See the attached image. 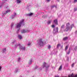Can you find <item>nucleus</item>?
Returning a JSON list of instances; mask_svg holds the SVG:
<instances>
[{
  "label": "nucleus",
  "mask_w": 77,
  "mask_h": 77,
  "mask_svg": "<svg viewBox=\"0 0 77 77\" xmlns=\"http://www.w3.org/2000/svg\"><path fill=\"white\" fill-rule=\"evenodd\" d=\"M16 15H17V14L16 13H14V15H12L10 17V18L11 19H14V17L15 16H16Z\"/></svg>",
  "instance_id": "nucleus-6"
},
{
  "label": "nucleus",
  "mask_w": 77,
  "mask_h": 77,
  "mask_svg": "<svg viewBox=\"0 0 77 77\" xmlns=\"http://www.w3.org/2000/svg\"><path fill=\"white\" fill-rule=\"evenodd\" d=\"M49 66H49V65H48L47 63L45 62L43 63L42 66L41 67V68H40L39 69V70H42V68H44V67H45L46 70H47Z\"/></svg>",
  "instance_id": "nucleus-3"
},
{
  "label": "nucleus",
  "mask_w": 77,
  "mask_h": 77,
  "mask_svg": "<svg viewBox=\"0 0 77 77\" xmlns=\"http://www.w3.org/2000/svg\"><path fill=\"white\" fill-rule=\"evenodd\" d=\"M42 18H46V16L45 15H44V16H43L42 17Z\"/></svg>",
  "instance_id": "nucleus-29"
},
{
  "label": "nucleus",
  "mask_w": 77,
  "mask_h": 77,
  "mask_svg": "<svg viewBox=\"0 0 77 77\" xmlns=\"http://www.w3.org/2000/svg\"><path fill=\"white\" fill-rule=\"evenodd\" d=\"M54 6H51V8H54Z\"/></svg>",
  "instance_id": "nucleus-40"
},
{
  "label": "nucleus",
  "mask_w": 77,
  "mask_h": 77,
  "mask_svg": "<svg viewBox=\"0 0 77 77\" xmlns=\"http://www.w3.org/2000/svg\"><path fill=\"white\" fill-rule=\"evenodd\" d=\"M76 2H77V0H74V3H75Z\"/></svg>",
  "instance_id": "nucleus-30"
},
{
  "label": "nucleus",
  "mask_w": 77,
  "mask_h": 77,
  "mask_svg": "<svg viewBox=\"0 0 77 77\" xmlns=\"http://www.w3.org/2000/svg\"><path fill=\"white\" fill-rule=\"evenodd\" d=\"M74 66V63H73L72 65V67H73Z\"/></svg>",
  "instance_id": "nucleus-35"
},
{
  "label": "nucleus",
  "mask_w": 77,
  "mask_h": 77,
  "mask_svg": "<svg viewBox=\"0 0 77 77\" xmlns=\"http://www.w3.org/2000/svg\"><path fill=\"white\" fill-rule=\"evenodd\" d=\"M48 49H50L51 48V46L50 45H49L48 47Z\"/></svg>",
  "instance_id": "nucleus-26"
},
{
  "label": "nucleus",
  "mask_w": 77,
  "mask_h": 77,
  "mask_svg": "<svg viewBox=\"0 0 77 77\" xmlns=\"http://www.w3.org/2000/svg\"><path fill=\"white\" fill-rule=\"evenodd\" d=\"M2 66H0V72L1 71V69H2Z\"/></svg>",
  "instance_id": "nucleus-41"
},
{
  "label": "nucleus",
  "mask_w": 77,
  "mask_h": 77,
  "mask_svg": "<svg viewBox=\"0 0 77 77\" xmlns=\"http://www.w3.org/2000/svg\"><path fill=\"white\" fill-rule=\"evenodd\" d=\"M20 50H26V48L24 47H23L22 46H19Z\"/></svg>",
  "instance_id": "nucleus-5"
},
{
  "label": "nucleus",
  "mask_w": 77,
  "mask_h": 77,
  "mask_svg": "<svg viewBox=\"0 0 77 77\" xmlns=\"http://www.w3.org/2000/svg\"><path fill=\"white\" fill-rule=\"evenodd\" d=\"M2 5L0 6V8H2Z\"/></svg>",
  "instance_id": "nucleus-44"
},
{
  "label": "nucleus",
  "mask_w": 77,
  "mask_h": 77,
  "mask_svg": "<svg viewBox=\"0 0 77 77\" xmlns=\"http://www.w3.org/2000/svg\"><path fill=\"white\" fill-rule=\"evenodd\" d=\"M62 66L61 65L60 66V68H59V70H60L62 69Z\"/></svg>",
  "instance_id": "nucleus-19"
},
{
  "label": "nucleus",
  "mask_w": 77,
  "mask_h": 77,
  "mask_svg": "<svg viewBox=\"0 0 77 77\" xmlns=\"http://www.w3.org/2000/svg\"><path fill=\"white\" fill-rule=\"evenodd\" d=\"M38 44L40 46H43L44 45V42H43L42 39H41L38 40Z\"/></svg>",
  "instance_id": "nucleus-4"
},
{
  "label": "nucleus",
  "mask_w": 77,
  "mask_h": 77,
  "mask_svg": "<svg viewBox=\"0 0 77 77\" xmlns=\"http://www.w3.org/2000/svg\"><path fill=\"white\" fill-rule=\"evenodd\" d=\"M68 77H77V75H75L74 77V74H73V73H72V74L69 75Z\"/></svg>",
  "instance_id": "nucleus-9"
},
{
  "label": "nucleus",
  "mask_w": 77,
  "mask_h": 77,
  "mask_svg": "<svg viewBox=\"0 0 77 77\" xmlns=\"http://www.w3.org/2000/svg\"><path fill=\"white\" fill-rule=\"evenodd\" d=\"M19 69H16L14 71L15 73H17V72H18Z\"/></svg>",
  "instance_id": "nucleus-15"
},
{
  "label": "nucleus",
  "mask_w": 77,
  "mask_h": 77,
  "mask_svg": "<svg viewBox=\"0 0 77 77\" xmlns=\"http://www.w3.org/2000/svg\"><path fill=\"white\" fill-rule=\"evenodd\" d=\"M70 53V49L69 50V51L67 53V54H69Z\"/></svg>",
  "instance_id": "nucleus-25"
},
{
  "label": "nucleus",
  "mask_w": 77,
  "mask_h": 77,
  "mask_svg": "<svg viewBox=\"0 0 77 77\" xmlns=\"http://www.w3.org/2000/svg\"><path fill=\"white\" fill-rule=\"evenodd\" d=\"M29 32V30H25L24 29H23L21 31V32L22 33H26V32Z\"/></svg>",
  "instance_id": "nucleus-7"
},
{
  "label": "nucleus",
  "mask_w": 77,
  "mask_h": 77,
  "mask_svg": "<svg viewBox=\"0 0 77 77\" xmlns=\"http://www.w3.org/2000/svg\"><path fill=\"white\" fill-rule=\"evenodd\" d=\"M20 45V44H19L18 45V44H16L15 45V47L16 48L17 47V46Z\"/></svg>",
  "instance_id": "nucleus-20"
},
{
  "label": "nucleus",
  "mask_w": 77,
  "mask_h": 77,
  "mask_svg": "<svg viewBox=\"0 0 77 77\" xmlns=\"http://www.w3.org/2000/svg\"><path fill=\"white\" fill-rule=\"evenodd\" d=\"M52 27H53V28H54V27H55V26L54 25H52Z\"/></svg>",
  "instance_id": "nucleus-36"
},
{
  "label": "nucleus",
  "mask_w": 77,
  "mask_h": 77,
  "mask_svg": "<svg viewBox=\"0 0 77 77\" xmlns=\"http://www.w3.org/2000/svg\"><path fill=\"white\" fill-rule=\"evenodd\" d=\"M11 12V10H8L6 11V12L2 13V14H3L4 15H5L6 14H7V13H8V12Z\"/></svg>",
  "instance_id": "nucleus-8"
},
{
  "label": "nucleus",
  "mask_w": 77,
  "mask_h": 77,
  "mask_svg": "<svg viewBox=\"0 0 77 77\" xmlns=\"http://www.w3.org/2000/svg\"><path fill=\"white\" fill-rule=\"evenodd\" d=\"M56 30H57V31H55V29H54V31L53 32L54 33V34H55V33H56V32H58V27H57L56 28Z\"/></svg>",
  "instance_id": "nucleus-10"
},
{
  "label": "nucleus",
  "mask_w": 77,
  "mask_h": 77,
  "mask_svg": "<svg viewBox=\"0 0 77 77\" xmlns=\"http://www.w3.org/2000/svg\"><path fill=\"white\" fill-rule=\"evenodd\" d=\"M64 27H65V25H63L61 26V29H63Z\"/></svg>",
  "instance_id": "nucleus-24"
},
{
  "label": "nucleus",
  "mask_w": 77,
  "mask_h": 77,
  "mask_svg": "<svg viewBox=\"0 0 77 77\" xmlns=\"http://www.w3.org/2000/svg\"><path fill=\"white\" fill-rule=\"evenodd\" d=\"M67 60L68 61L69 60V57H67Z\"/></svg>",
  "instance_id": "nucleus-38"
},
{
  "label": "nucleus",
  "mask_w": 77,
  "mask_h": 77,
  "mask_svg": "<svg viewBox=\"0 0 77 77\" xmlns=\"http://www.w3.org/2000/svg\"><path fill=\"white\" fill-rule=\"evenodd\" d=\"M77 11V8H74V11Z\"/></svg>",
  "instance_id": "nucleus-39"
},
{
  "label": "nucleus",
  "mask_w": 77,
  "mask_h": 77,
  "mask_svg": "<svg viewBox=\"0 0 77 77\" xmlns=\"http://www.w3.org/2000/svg\"><path fill=\"white\" fill-rule=\"evenodd\" d=\"M69 23H68L66 25V28L64 30V31L67 32L68 31V30H71L72 28V27H74V24L70 26H69Z\"/></svg>",
  "instance_id": "nucleus-2"
},
{
  "label": "nucleus",
  "mask_w": 77,
  "mask_h": 77,
  "mask_svg": "<svg viewBox=\"0 0 77 77\" xmlns=\"http://www.w3.org/2000/svg\"><path fill=\"white\" fill-rule=\"evenodd\" d=\"M32 15H33V13H30L26 14V15L28 16H29V17H30V16H32Z\"/></svg>",
  "instance_id": "nucleus-13"
},
{
  "label": "nucleus",
  "mask_w": 77,
  "mask_h": 77,
  "mask_svg": "<svg viewBox=\"0 0 77 77\" xmlns=\"http://www.w3.org/2000/svg\"><path fill=\"white\" fill-rule=\"evenodd\" d=\"M51 0H47V1L48 2H50V1Z\"/></svg>",
  "instance_id": "nucleus-42"
},
{
  "label": "nucleus",
  "mask_w": 77,
  "mask_h": 77,
  "mask_svg": "<svg viewBox=\"0 0 77 77\" xmlns=\"http://www.w3.org/2000/svg\"><path fill=\"white\" fill-rule=\"evenodd\" d=\"M24 19H22L20 21V23H17L16 24L15 28H16V29H20V27H21V25H22V26H24Z\"/></svg>",
  "instance_id": "nucleus-1"
},
{
  "label": "nucleus",
  "mask_w": 77,
  "mask_h": 77,
  "mask_svg": "<svg viewBox=\"0 0 77 77\" xmlns=\"http://www.w3.org/2000/svg\"><path fill=\"white\" fill-rule=\"evenodd\" d=\"M18 38L20 39H22V36L20 35H18Z\"/></svg>",
  "instance_id": "nucleus-16"
},
{
  "label": "nucleus",
  "mask_w": 77,
  "mask_h": 77,
  "mask_svg": "<svg viewBox=\"0 0 77 77\" xmlns=\"http://www.w3.org/2000/svg\"><path fill=\"white\" fill-rule=\"evenodd\" d=\"M2 3V4H4V3H5V2H3Z\"/></svg>",
  "instance_id": "nucleus-43"
},
{
  "label": "nucleus",
  "mask_w": 77,
  "mask_h": 77,
  "mask_svg": "<svg viewBox=\"0 0 77 77\" xmlns=\"http://www.w3.org/2000/svg\"><path fill=\"white\" fill-rule=\"evenodd\" d=\"M32 60L31 59L29 61V65H30L32 64Z\"/></svg>",
  "instance_id": "nucleus-11"
},
{
  "label": "nucleus",
  "mask_w": 77,
  "mask_h": 77,
  "mask_svg": "<svg viewBox=\"0 0 77 77\" xmlns=\"http://www.w3.org/2000/svg\"><path fill=\"white\" fill-rule=\"evenodd\" d=\"M60 45L58 44L57 45V48H59V47H60Z\"/></svg>",
  "instance_id": "nucleus-28"
},
{
  "label": "nucleus",
  "mask_w": 77,
  "mask_h": 77,
  "mask_svg": "<svg viewBox=\"0 0 77 77\" xmlns=\"http://www.w3.org/2000/svg\"><path fill=\"white\" fill-rule=\"evenodd\" d=\"M68 48V46H66V47H65V50H67Z\"/></svg>",
  "instance_id": "nucleus-21"
},
{
  "label": "nucleus",
  "mask_w": 77,
  "mask_h": 77,
  "mask_svg": "<svg viewBox=\"0 0 77 77\" xmlns=\"http://www.w3.org/2000/svg\"><path fill=\"white\" fill-rule=\"evenodd\" d=\"M21 59V58H18V61L19 62H20V60Z\"/></svg>",
  "instance_id": "nucleus-33"
},
{
  "label": "nucleus",
  "mask_w": 77,
  "mask_h": 77,
  "mask_svg": "<svg viewBox=\"0 0 77 77\" xmlns=\"http://www.w3.org/2000/svg\"><path fill=\"white\" fill-rule=\"evenodd\" d=\"M15 43H16V42L15 41H14L13 42H12V44H14Z\"/></svg>",
  "instance_id": "nucleus-32"
},
{
  "label": "nucleus",
  "mask_w": 77,
  "mask_h": 77,
  "mask_svg": "<svg viewBox=\"0 0 77 77\" xmlns=\"http://www.w3.org/2000/svg\"><path fill=\"white\" fill-rule=\"evenodd\" d=\"M31 44V43H30V42H29L28 44V45H30Z\"/></svg>",
  "instance_id": "nucleus-34"
},
{
  "label": "nucleus",
  "mask_w": 77,
  "mask_h": 77,
  "mask_svg": "<svg viewBox=\"0 0 77 77\" xmlns=\"http://www.w3.org/2000/svg\"><path fill=\"white\" fill-rule=\"evenodd\" d=\"M11 28H12V27H13V26H14V23H12L11 24Z\"/></svg>",
  "instance_id": "nucleus-23"
},
{
  "label": "nucleus",
  "mask_w": 77,
  "mask_h": 77,
  "mask_svg": "<svg viewBox=\"0 0 77 77\" xmlns=\"http://www.w3.org/2000/svg\"><path fill=\"white\" fill-rule=\"evenodd\" d=\"M54 23L55 24H57V19H56L54 20Z\"/></svg>",
  "instance_id": "nucleus-14"
},
{
  "label": "nucleus",
  "mask_w": 77,
  "mask_h": 77,
  "mask_svg": "<svg viewBox=\"0 0 77 77\" xmlns=\"http://www.w3.org/2000/svg\"><path fill=\"white\" fill-rule=\"evenodd\" d=\"M77 48V46H76L75 48V50H76Z\"/></svg>",
  "instance_id": "nucleus-37"
},
{
  "label": "nucleus",
  "mask_w": 77,
  "mask_h": 77,
  "mask_svg": "<svg viewBox=\"0 0 77 77\" xmlns=\"http://www.w3.org/2000/svg\"><path fill=\"white\" fill-rule=\"evenodd\" d=\"M38 68V67L37 66H36L35 67L34 69H37Z\"/></svg>",
  "instance_id": "nucleus-27"
},
{
  "label": "nucleus",
  "mask_w": 77,
  "mask_h": 77,
  "mask_svg": "<svg viewBox=\"0 0 77 77\" xmlns=\"http://www.w3.org/2000/svg\"><path fill=\"white\" fill-rule=\"evenodd\" d=\"M68 39V37H64L63 38V41H66V40H67Z\"/></svg>",
  "instance_id": "nucleus-12"
},
{
  "label": "nucleus",
  "mask_w": 77,
  "mask_h": 77,
  "mask_svg": "<svg viewBox=\"0 0 77 77\" xmlns=\"http://www.w3.org/2000/svg\"><path fill=\"white\" fill-rule=\"evenodd\" d=\"M6 51V48H4L3 49V52H5V51Z\"/></svg>",
  "instance_id": "nucleus-22"
},
{
  "label": "nucleus",
  "mask_w": 77,
  "mask_h": 77,
  "mask_svg": "<svg viewBox=\"0 0 77 77\" xmlns=\"http://www.w3.org/2000/svg\"><path fill=\"white\" fill-rule=\"evenodd\" d=\"M20 30V29H18L17 30V33L19 32Z\"/></svg>",
  "instance_id": "nucleus-31"
},
{
  "label": "nucleus",
  "mask_w": 77,
  "mask_h": 77,
  "mask_svg": "<svg viewBox=\"0 0 77 77\" xmlns=\"http://www.w3.org/2000/svg\"><path fill=\"white\" fill-rule=\"evenodd\" d=\"M52 21V20H49L48 22H47V23L48 24H50L51 22Z\"/></svg>",
  "instance_id": "nucleus-17"
},
{
  "label": "nucleus",
  "mask_w": 77,
  "mask_h": 77,
  "mask_svg": "<svg viewBox=\"0 0 77 77\" xmlns=\"http://www.w3.org/2000/svg\"><path fill=\"white\" fill-rule=\"evenodd\" d=\"M17 3H20L21 2V1L20 0H17Z\"/></svg>",
  "instance_id": "nucleus-18"
}]
</instances>
